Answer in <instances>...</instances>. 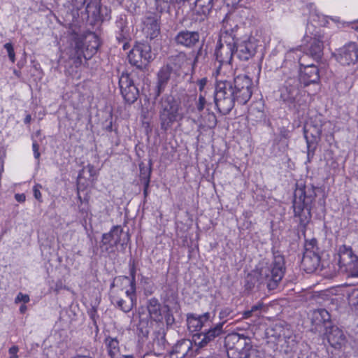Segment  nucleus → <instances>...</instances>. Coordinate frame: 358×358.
Here are the masks:
<instances>
[{"label": "nucleus", "instance_id": "1", "mask_svg": "<svg viewBox=\"0 0 358 358\" xmlns=\"http://www.w3.org/2000/svg\"><path fill=\"white\" fill-rule=\"evenodd\" d=\"M315 189L316 187L312 185L296 184L292 208L294 217L299 219V224L303 227H306L311 220V210L317 196Z\"/></svg>", "mask_w": 358, "mask_h": 358}, {"label": "nucleus", "instance_id": "2", "mask_svg": "<svg viewBox=\"0 0 358 358\" xmlns=\"http://www.w3.org/2000/svg\"><path fill=\"white\" fill-rule=\"evenodd\" d=\"M233 57H237L240 60H246V42L240 41L227 32L223 33L215 50L218 67L231 64Z\"/></svg>", "mask_w": 358, "mask_h": 358}, {"label": "nucleus", "instance_id": "3", "mask_svg": "<svg viewBox=\"0 0 358 358\" xmlns=\"http://www.w3.org/2000/svg\"><path fill=\"white\" fill-rule=\"evenodd\" d=\"M285 261L282 256L278 255L274 258L271 269L261 268L259 271H254L248 275V289L255 287L256 285L261 283L264 275L269 290L277 288L279 282L285 274Z\"/></svg>", "mask_w": 358, "mask_h": 358}, {"label": "nucleus", "instance_id": "4", "mask_svg": "<svg viewBox=\"0 0 358 358\" xmlns=\"http://www.w3.org/2000/svg\"><path fill=\"white\" fill-rule=\"evenodd\" d=\"M183 117L180 103L173 97L168 96L162 99L159 110L162 129L169 130L175 122L182 120Z\"/></svg>", "mask_w": 358, "mask_h": 358}, {"label": "nucleus", "instance_id": "5", "mask_svg": "<svg viewBox=\"0 0 358 358\" xmlns=\"http://www.w3.org/2000/svg\"><path fill=\"white\" fill-rule=\"evenodd\" d=\"M232 313V310L229 307H225L221 310L219 314L222 322L217 324L214 327L208 329V331L196 333L192 336V341L196 347V350L206 346L210 342L213 341L217 336L221 334L222 327L227 318Z\"/></svg>", "mask_w": 358, "mask_h": 358}, {"label": "nucleus", "instance_id": "6", "mask_svg": "<svg viewBox=\"0 0 358 358\" xmlns=\"http://www.w3.org/2000/svg\"><path fill=\"white\" fill-rule=\"evenodd\" d=\"M213 6V0H196L195 10L192 11L190 20L199 25L201 30L208 29V16Z\"/></svg>", "mask_w": 358, "mask_h": 358}, {"label": "nucleus", "instance_id": "7", "mask_svg": "<svg viewBox=\"0 0 358 358\" xmlns=\"http://www.w3.org/2000/svg\"><path fill=\"white\" fill-rule=\"evenodd\" d=\"M134 71H123L119 79L121 94L125 101L129 104L134 103L138 96V90L134 83Z\"/></svg>", "mask_w": 358, "mask_h": 358}, {"label": "nucleus", "instance_id": "8", "mask_svg": "<svg viewBox=\"0 0 358 358\" xmlns=\"http://www.w3.org/2000/svg\"><path fill=\"white\" fill-rule=\"evenodd\" d=\"M190 28L193 31L183 30L177 34L174 38L177 45L187 48L194 47L199 42L200 35L205 34L208 29L201 30L199 25L196 24L193 20H191Z\"/></svg>", "mask_w": 358, "mask_h": 358}, {"label": "nucleus", "instance_id": "9", "mask_svg": "<svg viewBox=\"0 0 358 358\" xmlns=\"http://www.w3.org/2000/svg\"><path fill=\"white\" fill-rule=\"evenodd\" d=\"M306 45L305 50L306 55L319 62L323 56L324 44L327 42V38L324 33L317 31L313 36H306Z\"/></svg>", "mask_w": 358, "mask_h": 358}, {"label": "nucleus", "instance_id": "10", "mask_svg": "<svg viewBox=\"0 0 358 358\" xmlns=\"http://www.w3.org/2000/svg\"><path fill=\"white\" fill-rule=\"evenodd\" d=\"M315 243L316 241L313 239L306 245V250L301 260L303 269L309 273L315 271L320 264V257L314 250Z\"/></svg>", "mask_w": 358, "mask_h": 358}, {"label": "nucleus", "instance_id": "11", "mask_svg": "<svg viewBox=\"0 0 358 358\" xmlns=\"http://www.w3.org/2000/svg\"><path fill=\"white\" fill-rule=\"evenodd\" d=\"M123 289H125L124 293L127 297V300L123 299L119 295V294L115 290L111 291L110 300H111V303L114 306H117V308L121 309L124 313H129L133 308V307L136 305V290H134V292L133 293H131L130 292L131 290H130L129 287L124 288V287H123L122 289H121V291H122Z\"/></svg>", "mask_w": 358, "mask_h": 358}, {"label": "nucleus", "instance_id": "12", "mask_svg": "<svg viewBox=\"0 0 358 358\" xmlns=\"http://www.w3.org/2000/svg\"><path fill=\"white\" fill-rule=\"evenodd\" d=\"M338 264L346 269H352L358 264V257L355 255L350 246L343 245L338 250Z\"/></svg>", "mask_w": 358, "mask_h": 358}, {"label": "nucleus", "instance_id": "13", "mask_svg": "<svg viewBox=\"0 0 358 358\" xmlns=\"http://www.w3.org/2000/svg\"><path fill=\"white\" fill-rule=\"evenodd\" d=\"M336 59L342 66L354 65L358 63V46L355 43L344 47Z\"/></svg>", "mask_w": 358, "mask_h": 358}, {"label": "nucleus", "instance_id": "14", "mask_svg": "<svg viewBox=\"0 0 358 358\" xmlns=\"http://www.w3.org/2000/svg\"><path fill=\"white\" fill-rule=\"evenodd\" d=\"M326 336L329 343L336 349H340L346 342L343 331L336 326H326Z\"/></svg>", "mask_w": 358, "mask_h": 358}, {"label": "nucleus", "instance_id": "15", "mask_svg": "<svg viewBox=\"0 0 358 358\" xmlns=\"http://www.w3.org/2000/svg\"><path fill=\"white\" fill-rule=\"evenodd\" d=\"M122 232L123 230L120 226H114L108 233L103 234L101 243L106 250L113 249L120 243Z\"/></svg>", "mask_w": 358, "mask_h": 358}, {"label": "nucleus", "instance_id": "16", "mask_svg": "<svg viewBox=\"0 0 358 358\" xmlns=\"http://www.w3.org/2000/svg\"><path fill=\"white\" fill-rule=\"evenodd\" d=\"M194 353L192 342L185 339L176 344L171 355L173 358H191Z\"/></svg>", "mask_w": 358, "mask_h": 358}, {"label": "nucleus", "instance_id": "17", "mask_svg": "<svg viewBox=\"0 0 358 358\" xmlns=\"http://www.w3.org/2000/svg\"><path fill=\"white\" fill-rule=\"evenodd\" d=\"M211 322L209 313L199 316L189 315L187 320V327L191 332H198L202 327H208Z\"/></svg>", "mask_w": 358, "mask_h": 358}, {"label": "nucleus", "instance_id": "18", "mask_svg": "<svg viewBox=\"0 0 358 358\" xmlns=\"http://www.w3.org/2000/svg\"><path fill=\"white\" fill-rule=\"evenodd\" d=\"M134 55H138L141 59L140 62L145 66L155 58L154 54L151 52L150 45L147 43H140L134 47L131 50L130 57Z\"/></svg>", "mask_w": 358, "mask_h": 358}, {"label": "nucleus", "instance_id": "19", "mask_svg": "<svg viewBox=\"0 0 358 358\" xmlns=\"http://www.w3.org/2000/svg\"><path fill=\"white\" fill-rule=\"evenodd\" d=\"M201 56V49L200 48L192 61V59H188L187 57L186 54L184 52H179L176 55H173L169 58L170 64L167 65V67H169V65H173L176 66L181 67L182 66H188L193 65L195 66L196 63L199 62L200 57Z\"/></svg>", "mask_w": 358, "mask_h": 358}, {"label": "nucleus", "instance_id": "20", "mask_svg": "<svg viewBox=\"0 0 358 358\" xmlns=\"http://www.w3.org/2000/svg\"><path fill=\"white\" fill-rule=\"evenodd\" d=\"M147 308L150 318L156 322L162 321L163 319L162 313L169 311V307L164 306L162 308L158 300L155 298H152L148 301Z\"/></svg>", "mask_w": 358, "mask_h": 358}, {"label": "nucleus", "instance_id": "21", "mask_svg": "<svg viewBox=\"0 0 358 358\" xmlns=\"http://www.w3.org/2000/svg\"><path fill=\"white\" fill-rule=\"evenodd\" d=\"M82 45L79 44V42L76 43V46L78 49H85L90 54L95 53L99 47L100 46V41L97 35L94 33H90L86 35L84 38L83 41H80Z\"/></svg>", "mask_w": 358, "mask_h": 358}, {"label": "nucleus", "instance_id": "22", "mask_svg": "<svg viewBox=\"0 0 358 358\" xmlns=\"http://www.w3.org/2000/svg\"><path fill=\"white\" fill-rule=\"evenodd\" d=\"M299 80L304 86L317 83L320 80L319 69H300Z\"/></svg>", "mask_w": 358, "mask_h": 358}, {"label": "nucleus", "instance_id": "23", "mask_svg": "<svg viewBox=\"0 0 358 358\" xmlns=\"http://www.w3.org/2000/svg\"><path fill=\"white\" fill-rule=\"evenodd\" d=\"M143 31L150 39H154L160 33V26L156 16H148L144 21Z\"/></svg>", "mask_w": 358, "mask_h": 358}, {"label": "nucleus", "instance_id": "24", "mask_svg": "<svg viewBox=\"0 0 358 358\" xmlns=\"http://www.w3.org/2000/svg\"><path fill=\"white\" fill-rule=\"evenodd\" d=\"M234 96V90L229 83L217 80L215 92V103L224 100L228 96Z\"/></svg>", "mask_w": 358, "mask_h": 358}, {"label": "nucleus", "instance_id": "25", "mask_svg": "<svg viewBox=\"0 0 358 358\" xmlns=\"http://www.w3.org/2000/svg\"><path fill=\"white\" fill-rule=\"evenodd\" d=\"M129 268V273L130 277L122 275L116 278L115 279V282L112 284L111 286H115V282L118 283L120 282L122 286H124L125 288L126 285H128L130 288V292L133 293L134 290H136V267L134 264H130Z\"/></svg>", "mask_w": 358, "mask_h": 358}, {"label": "nucleus", "instance_id": "26", "mask_svg": "<svg viewBox=\"0 0 358 358\" xmlns=\"http://www.w3.org/2000/svg\"><path fill=\"white\" fill-rule=\"evenodd\" d=\"M280 99L288 104H292L295 101V99L299 94V90L292 85L282 86L280 90Z\"/></svg>", "mask_w": 358, "mask_h": 358}, {"label": "nucleus", "instance_id": "27", "mask_svg": "<svg viewBox=\"0 0 358 358\" xmlns=\"http://www.w3.org/2000/svg\"><path fill=\"white\" fill-rule=\"evenodd\" d=\"M104 344L110 358H119L120 355V341L116 337L106 336L104 339Z\"/></svg>", "mask_w": 358, "mask_h": 358}, {"label": "nucleus", "instance_id": "28", "mask_svg": "<svg viewBox=\"0 0 358 358\" xmlns=\"http://www.w3.org/2000/svg\"><path fill=\"white\" fill-rule=\"evenodd\" d=\"M199 127L201 129H211L214 128L217 124V119L215 115L206 110L201 115L200 117L197 120Z\"/></svg>", "mask_w": 358, "mask_h": 358}, {"label": "nucleus", "instance_id": "29", "mask_svg": "<svg viewBox=\"0 0 358 358\" xmlns=\"http://www.w3.org/2000/svg\"><path fill=\"white\" fill-rule=\"evenodd\" d=\"M322 134L320 125L308 123L304 127V136L306 140L320 141Z\"/></svg>", "mask_w": 358, "mask_h": 358}, {"label": "nucleus", "instance_id": "30", "mask_svg": "<svg viewBox=\"0 0 358 358\" xmlns=\"http://www.w3.org/2000/svg\"><path fill=\"white\" fill-rule=\"evenodd\" d=\"M331 316L325 309H317L313 311L312 323L315 326L326 324L330 322Z\"/></svg>", "mask_w": 358, "mask_h": 358}, {"label": "nucleus", "instance_id": "31", "mask_svg": "<svg viewBox=\"0 0 358 358\" xmlns=\"http://www.w3.org/2000/svg\"><path fill=\"white\" fill-rule=\"evenodd\" d=\"M166 347L165 337L162 334L157 333L152 341V350L155 355H161Z\"/></svg>", "mask_w": 358, "mask_h": 358}, {"label": "nucleus", "instance_id": "32", "mask_svg": "<svg viewBox=\"0 0 358 358\" xmlns=\"http://www.w3.org/2000/svg\"><path fill=\"white\" fill-rule=\"evenodd\" d=\"M234 96H228L227 99L222 101H220L215 103V106L218 110L225 115L229 113L234 107Z\"/></svg>", "mask_w": 358, "mask_h": 358}, {"label": "nucleus", "instance_id": "33", "mask_svg": "<svg viewBox=\"0 0 358 358\" xmlns=\"http://www.w3.org/2000/svg\"><path fill=\"white\" fill-rule=\"evenodd\" d=\"M301 53L300 52H298V51H289V52H288L286 54L285 60H286L287 62L288 61H292V59L294 61L297 60V62H298V63L299 64V67H308V68L317 67L313 64H304L302 62V57H301Z\"/></svg>", "mask_w": 358, "mask_h": 358}, {"label": "nucleus", "instance_id": "34", "mask_svg": "<svg viewBox=\"0 0 358 358\" xmlns=\"http://www.w3.org/2000/svg\"><path fill=\"white\" fill-rule=\"evenodd\" d=\"M87 172L89 174L88 180L90 181L93 180L94 177L96 176V170L93 165L92 164H87L86 166H85L82 171L80 172L78 177V184L81 183L82 179H83V174H84L85 172Z\"/></svg>", "mask_w": 358, "mask_h": 358}, {"label": "nucleus", "instance_id": "35", "mask_svg": "<svg viewBox=\"0 0 358 358\" xmlns=\"http://www.w3.org/2000/svg\"><path fill=\"white\" fill-rule=\"evenodd\" d=\"M264 308L262 301H258L255 305L251 307L250 310H248V318L252 316L259 317Z\"/></svg>", "mask_w": 358, "mask_h": 358}, {"label": "nucleus", "instance_id": "36", "mask_svg": "<svg viewBox=\"0 0 358 358\" xmlns=\"http://www.w3.org/2000/svg\"><path fill=\"white\" fill-rule=\"evenodd\" d=\"M319 141H310V139L306 140L307 143V156H308V162H310V159L313 157L315 155V150L317 147V144Z\"/></svg>", "mask_w": 358, "mask_h": 358}, {"label": "nucleus", "instance_id": "37", "mask_svg": "<svg viewBox=\"0 0 358 358\" xmlns=\"http://www.w3.org/2000/svg\"><path fill=\"white\" fill-rule=\"evenodd\" d=\"M140 172H141V176L142 180H144L145 189L148 187L150 183V173H151V169L150 168L149 170L145 169V168L143 166V164H140Z\"/></svg>", "mask_w": 358, "mask_h": 358}, {"label": "nucleus", "instance_id": "38", "mask_svg": "<svg viewBox=\"0 0 358 358\" xmlns=\"http://www.w3.org/2000/svg\"><path fill=\"white\" fill-rule=\"evenodd\" d=\"M255 41H257L255 40ZM257 48H258V45L256 43V42L252 41L251 38H249L248 40V49H247L248 55H249L250 56L255 55Z\"/></svg>", "mask_w": 358, "mask_h": 358}, {"label": "nucleus", "instance_id": "39", "mask_svg": "<svg viewBox=\"0 0 358 358\" xmlns=\"http://www.w3.org/2000/svg\"><path fill=\"white\" fill-rule=\"evenodd\" d=\"M159 4H164V7L168 8H170L171 6H176L180 5L182 2V0H156Z\"/></svg>", "mask_w": 358, "mask_h": 358}, {"label": "nucleus", "instance_id": "40", "mask_svg": "<svg viewBox=\"0 0 358 358\" xmlns=\"http://www.w3.org/2000/svg\"><path fill=\"white\" fill-rule=\"evenodd\" d=\"M350 303L352 306H358V289H353L348 295Z\"/></svg>", "mask_w": 358, "mask_h": 358}, {"label": "nucleus", "instance_id": "41", "mask_svg": "<svg viewBox=\"0 0 358 358\" xmlns=\"http://www.w3.org/2000/svg\"><path fill=\"white\" fill-rule=\"evenodd\" d=\"M30 301L29 296L28 294H23L22 292L18 293L17 296L15 299V303H19L20 302L24 303V304H26L29 303Z\"/></svg>", "mask_w": 358, "mask_h": 358}, {"label": "nucleus", "instance_id": "42", "mask_svg": "<svg viewBox=\"0 0 358 358\" xmlns=\"http://www.w3.org/2000/svg\"><path fill=\"white\" fill-rule=\"evenodd\" d=\"M4 48L7 51L10 60L13 62L15 61V52L13 45L10 43H7L4 45Z\"/></svg>", "mask_w": 358, "mask_h": 358}, {"label": "nucleus", "instance_id": "43", "mask_svg": "<svg viewBox=\"0 0 358 358\" xmlns=\"http://www.w3.org/2000/svg\"><path fill=\"white\" fill-rule=\"evenodd\" d=\"M130 56H131V51L129 52V53L128 55V59L129 61V63L131 65L135 66L136 67H142V66H143V64H141V62H140V64H139L138 59L140 58V57H138V55H134L132 57V58L131 57L130 58Z\"/></svg>", "mask_w": 358, "mask_h": 358}, {"label": "nucleus", "instance_id": "44", "mask_svg": "<svg viewBox=\"0 0 358 358\" xmlns=\"http://www.w3.org/2000/svg\"><path fill=\"white\" fill-rule=\"evenodd\" d=\"M41 188V186L40 185H36L33 187L34 196L39 202L42 201V194L40 191Z\"/></svg>", "mask_w": 358, "mask_h": 358}, {"label": "nucleus", "instance_id": "45", "mask_svg": "<svg viewBox=\"0 0 358 358\" xmlns=\"http://www.w3.org/2000/svg\"><path fill=\"white\" fill-rule=\"evenodd\" d=\"M206 104V99L203 94H200L199 96V100L196 103V108L200 112L202 111L204 108Z\"/></svg>", "mask_w": 358, "mask_h": 358}, {"label": "nucleus", "instance_id": "46", "mask_svg": "<svg viewBox=\"0 0 358 358\" xmlns=\"http://www.w3.org/2000/svg\"><path fill=\"white\" fill-rule=\"evenodd\" d=\"M19 348L17 345H13L8 350L9 358H18L17 353Z\"/></svg>", "mask_w": 358, "mask_h": 358}, {"label": "nucleus", "instance_id": "47", "mask_svg": "<svg viewBox=\"0 0 358 358\" xmlns=\"http://www.w3.org/2000/svg\"><path fill=\"white\" fill-rule=\"evenodd\" d=\"M166 314L165 315V320H166V324L167 325H171L174 323V317L173 316L169 313V311H166Z\"/></svg>", "mask_w": 358, "mask_h": 358}, {"label": "nucleus", "instance_id": "48", "mask_svg": "<svg viewBox=\"0 0 358 358\" xmlns=\"http://www.w3.org/2000/svg\"><path fill=\"white\" fill-rule=\"evenodd\" d=\"M207 83V79L206 78H202L198 81V85L199 87V90L202 92Z\"/></svg>", "mask_w": 358, "mask_h": 358}, {"label": "nucleus", "instance_id": "49", "mask_svg": "<svg viewBox=\"0 0 358 358\" xmlns=\"http://www.w3.org/2000/svg\"><path fill=\"white\" fill-rule=\"evenodd\" d=\"M92 7H94V10L93 11L94 15H95L96 13L99 12L96 3H89L87 6V11L88 13H90V9H91Z\"/></svg>", "mask_w": 358, "mask_h": 358}, {"label": "nucleus", "instance_id": "50", "mask_svg": "<svg viewBox=\"0 0 358 358\" xmlns=\"http://www.w3.org/2000/svg\"><path fill=\"white\" fill-rule=\"evenodd\" d=\"M15 198L18 202H24L25 201L26 196L24 194H16L15 195Z\"/></svg>", "mask_w": 358, "mask_h": 358}, {"label": "nucleus", "instance_id": "51", "mask_svg": "<svg viewBox=\"0 0 358 358\" xmlns=\"http://www.w3.org/2000/svg\"><path fill=\"white\" fill-rule=\"evenodd\" d=\"M32 148H33V152L38 151V150H39V145L35 141L33 142Z\"/></svg>", "mask_w": 358, "mask_h": 358}, {"label": "nucleus", "instance_id": "52", "mask_svg": "<svg viewBox=\"0 0 358 358\" xmlns=\"http://www.w3.org/2000/svg\"><path fill=\"white\" fill-rule=\"evenodd\" d=\"M241 0H226L228 4L236 5L238 4Z\"/></svg>", "mask_w": 358, "mask_h": 358}, {"label": "nucleus", "instance_id": "53", "mask_svg": "<svg viewBox=\"0 0 358 358\" xmlns=\"http://www.w3.org/2000/svg\"><path fill=\"white\" fill-rule=\"evenodd\" d=\"M256 353L255 350H253V349H249L248 350V355H247V357L248 358H250V357L252 355H254Z\"/></svg>", "mask_w": 358, "mask_h": 358}, {"label": "nucleus", "instance_id": "54", "mask_svg": "<svg viewBox=\"0 0 358 358\" xmlns=\"http://www.w3.org/2000/svg\"><path fill=\"white\" fill-rule=\"evenodd\" d=\"M27 307L25 304H23L20 307V312L21 313H24L26 311H27Z\"/></svg>", "mask_w": 358, "mask_h": 358}, {"label": "nucleus", "instance_id": "55", "mask_svg": "<svg viewBox=\"0 0 358 358\" xmlns=\"http://www.w3.org/2000/svg\"><path fill=\"white\" fill-rule=\"evenodd\" d=\"M257 108L258 109L259 112H261V108L262 107V102L260 100L259 101L257 102Z\"/></svg>", "mask_w": 358, "mask_h": 358}, {"label": "nucleus", "instance_id": "56", "mask_svg": "<svg viewBox=\"0 0 358 358\" xmlns=\"http://www.w3.org/2000/svg\"><path fill=\"white\" fill-rule=\"evenodd\" d=\"M30 121H31V115H27L26 116V117L24 118V122H25L26 124H28V123H29V122H30Z\"/></svg>", "mask_w": 358, "mask_h": 358}, {"label": "nucleus", "instance_id": "57", "mask_svg": "<svg viewBox=\"0 0 358 358\" xmlns=\"http://www.w3.org/2000/svg\"><path fill=\"white\" fill-rule=\"evenodd\" d=\"M34 157L36 159H39V157H40V152H39V151H34Z\"/></svg>", "mask_w": 358, "mask_h": 358}, {"label": "nucleus", "instance_id": "58", "mask_svg": "<svg viewBox=\"0 0 358 358\" xmlns=\"http://www.w3.org/2000/svg\"><path fill=\"white\" fill-rule=\"evenodd\" d=\"M121 358H135V357L133 355H122Z\"/></svg>", "mask_w": 358, "mask_h": 358}, {"label": "nucleus", "instance_id": "59", "mask_svg": "<svg viewBox=\"0 0 358 358\" xmlns=\"http://www.w3.org/2000/svg\"><path fill=\"white\" fill-rule=\"evenodd\" d=\"M128 48H129V45H128V43H124V44L123 45V49H124V50H127V49H128Z\"/></svg>", "mask_w": 358, "mask_h": 358}, {"label": "nucleus", "instance_id": "60", "mask_svg": "<svg viewBox=\"0 0 358 358\" xmlns=\"http://www.w3.org/2000/svg\"><path fill=\"white\" fill-rule=\"evenodd\" d=\"M220 69H217V70H216V73H215V76H219V74H220Z\"/></svg>", "mask_w": 358, "mask_h": 358}, {"label": "nucleus", "instance_id": "61", "mask_svg": "<svg viewBox=\"0 0 358 358\" xmlns=\"http://www.w3.org/2000/svg\"><path fill=\"white\" fill-rule=\"evenodd\" d=\"M159 94H160V90H159V89H158V92H157V96H159Z\"/></svg>", "mask_w": 358, "mask_h": 358}, {"label": "nucleus", "instance_id": "62", "mask_svg": "<svg viewBox=\"0 0 358 358\" xmlns=\"http://www.w3.org/2000/svg\"><path fill=\"white\" fill-rule=\"evenodd\" d=\"M252 108H253V106H252V105H251V106H250V109H249V110H251L252 109Z\"/></svg>", "mask_w": 358, "mask_h": 358}, {"label": "nucleus", "instance_id": "63", "mask_svg": "<svg viewBox=\"0 0 358 358\" xmlns=\"http://www.w3.org/2000/svg\"><path fill=\"white\" fill-rule=\"evenodd\" d=\"M243 315H246V312H245V311H244V312L243 313Z\"/></svg>", "mask_w": 358, "mask_h": 358}, {"label": "nucleus", "instance_id": "64", "mask_svg": "<svg viewBox=\"0 0 358 358\" xmlns=\"http://www.w3.org/2000/svg\"><path fill=\"white\" fill-rule=\"evenodd\" d=\"M356 275H357V276H358V271H357V273Z\"/></svg>", "mask_w": 358, "mask_h": 358}]
</instances>
